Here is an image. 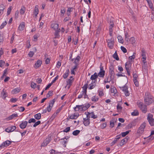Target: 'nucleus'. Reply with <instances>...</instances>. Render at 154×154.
Here are the masks:
<instances>
[{
  "mask_svg": "<svg viewBox=\"0 0 154 154\" xmlns=\"http://www.w3.org/2000/svg\"><path fill=\"white\" fill-rule=\"evenodd\" d=\"M28 124V122L26 121L23 122L20 125V127L22 129L25 128Z\"/></svg>",
  "mask_w": 154,
  "mask_h": 154,
  "instance_id": "obj_12",
  "label": "nucleus"
},
{
  "mask_svg": "<svg viewBox=\"0 0 154 154\" xmlns=\"http://www.w3.org/2000/svg\"><path fill=\"white\" fill-rule=\"evenodd\" d=\"M25 27V23L24 22H23L21 23L19 25V29L20 31H22L24 28Z\"/></svg>",
  "mask_w": 154,
  "mask_h": 154,
  "instance_id": "obj_25",
  "label": "nucleus"
},
{
  "mask_svg": "<svg viewBox=\"0 0 154 154\" xmlns=\"http://www.w3.org/2000/svg\"><path fill=\"white\" fill-rule=\"evenodd\" d=\"M79 114L77 112L71 115L69 118L71 119H76L79 116Z\"/></svg>",
  "mask_w": 154,
  "mask_h": 154,
  "instance_id": "obj_15",
  "label": "nucleus"
},
{
  "mask_svg": "<svg viewBox=\"0 0 154 154\" xmlns=\"http://www.w3.org/2000/svg\"><path fill=\"white\" fill-rule=\"evenodd\" d=\"M35 122L36 120L35 119L33 118H31L28 121V123H30L32 122L35 123Z\"/></svg>",
  "mask_w": 154,
  "mask_h": 154,
  "instance_id": "obj_56",
  "label": "nucleus"
},
{
  "mask_svg": "<svg viewBox=\"0 0 154 154\" xmlns=\"http://www.w3.org/2000/svg\"><path fill=\"white\" fill-rule=\"evenodd\" d=\"M109 72V76L112 77V79H114V78L115 73L113 69L112 68H110Z\"/></svg>",
  "mask_w": 154,
  "mask_h": 154,
  "instance_id": "obj_18",
  "label": "nucleus"
},
{
  "mask_svg": "<svg viewBox=\"0 0 154 154\" xmlns=\"http://www.w3.org/2000/svg\"><path fill=\"white\" fill-rule=\"evenodd\" d=\"M20 89L19 88H17L14 89L11 91L12 94H15L18 93L20 91Z\"/></svg>",
  "mask_w": 154,
  "mask_h": 154,
  "instance_id": "obj_26",
  "label": "nucleus"
},
{
  "mask_svg": "<svg viewBox=\"0 0 154 154\" xmlns=\"http://www.w3.org/2000/svg\"><path fill=\"white\" fill-rule=\"evenodd\" d=\"M105 74V71L100 72L97 75L99 76L100 77L103 78Z\"/></svg>",
  "mask_w": 154,
  "mask_h": 154,
  "instance_id": "obj_40",
  "label": "nucleus"
},
{
  "mask_svg": "<svg viewBox=\"0 0 154 154\" xmlns=\"http://www.w3.org/2000/svg\"><path fill=\"white\" fill-rule=\"evenodd\" d=\"M111 93H113L114 94H115L117 93V91L116 88L114 87L113 88H112L111 87Z\"/></svg>",
  "mask_w": 154,
  "mask_h": 154,
  "instance_id": "obj_52",
  "label": "nucleus"
},
{
  "mask_svg": "<svg viewBox=\"0 0 154 154\" xmlns=\"http://www.w3.org/2000/svg\"><path fill=\"white\" fill-rule=\"evenodd\" d=\"M90 116L92 118L95 119L97 117L95 115L94 112H92L91 113H89Z\"/></svg>",
  "mask_w": 154,
  "mask_h": 154,
  "instance_id": "obj_46",
  "label": "nucleus"
},
{
  "mask_svg": "<svg viewBox=\"0 0 154 154\" xmlns=\"http://www.w3.org/2000/svg\"><path fill=\"white\" fill-rule=\"evenodd\" d=\"M141 56L142 57L143 62H145V60L146 59V52L144 48H142L141 50Z\"/></svg>",
  "mask_w": 154,
  "mask_h": 154,
  "instance_id": "obj_9",
  "label": "nucleus"
},
{
  "mask_svg": "<svg viewBox=\"0 0 154 154\" xmlns=\"http://www.w3.org/2000/svg\"><path fill=\"white\" fill-rule=\"evenodd\" d=\"M83 123L85 126L89 125L90 123V120L88 118L86 120H84Z\"/></svg>",
  "mask_w": 154,
  "mask_h": 154,
  "instance_id": "obj_41",
  "label": "nucleus"
},
{
  "mask_svg": "<svg viewBox=\"0 0 154 154\" xmlns=\"http://www.w3.org/2000/svg\"><path fill=\"white\" fill-rule=\"evenodd\" d=\"M95 81H94L93 83H91L89 85L90 87L89 88L90 89H93L96 86Z\"/></svg>",
  "mask_w": 154,
  "mask_h": 154,
  "instance_id": "obj_42",
  "label": "nucleus"
},
{
  "mask_svg": "<svg viewBox=\"0 0 154 154\" xmlns=\"http://www.w3.org/2000/svg\"><path fill=\"white\" fill-rule=\"evenodd\" d=\"M42 63V61L40 60H38L35 64V67H36L37 68L41 66Z\"/></svg>",
  "mask_w": 154,
  "mask_h": 154,
  "instance_id": "obj_19",
  "label": "nucleus"
},
{
  "mask_svg": "<svg viewBox=\"0 0 154 154\" xmlns=\"http://www.w3.org/2000/svg\"><path fill=\"white\" fill-rule=\"evenodd\" d=\"M55 32L54 33L55 38H59L60 35H59V33L60 32V29L55 30Z\"/></svg>",
  "mask_w": 154,
  "mask_h": 154,
  "instance_id": "obj_28",
  "label": "nucleus"
},
{
  "mask_svg": "<svg viewBox=\"0 0 154 154\" xmlns=\"http://www.w3.org/2000/svg\"><path fill=\"white\" fill-rule=\"evenodd\" d=\"M98 96H94L92 97L91 100L93 102H96L98 100Z\"/></svg>",
  "mask_w": 154,
  "mask_h": 154,
  "instance_id": "obj_49",
  "label": "nucleus"
},
{
  "mask_svg": "<svg viewBox=\"0 0 154 154\" xmlns=\"http://www.w3.org/2000/svg\"><path fill=\"white\" fill-rule=\"evenodd\" d=\"M34 54V53L33 51H30L28 54V55L30 57H32Z\"/></svg>",
  "mask_w": 154,
  "mask_h": 154,
  "instance_id": "obj_62",
  "label": "nucleus"
},
{
  "mask_svg": "<svg viewBox=\"0 0 154 154\" xmlns=\"http://www.w3.org/2000/svg\"><path fill=\"white\" fill-rule=\"evenodd\" d=\"M59 25L57 23H53L51 25V27L54 30H56L58 29Z\"/></svg>",
  "mask_w": 154,
  "mask_h": 154,
  "instance_id": "obj_22",
  "label": "nucleus"
},
{
  "mask_svg": "<svg viewBox=\"0 0 154 154\" xmlns=\"http://www.w3.org/2000/svg\"><path fill=\"white\" fill-rule=\"evenodd\" d=\"M132 72H133V80H137L138 76L136 70L135 68L132 69Z\"/></svg>",
  "mask_w": 154,
  "mask_h": 154,
  "instance_id": "obj_11",
  "label": "nucleus"
},
{
  "mask_svg": "<svg viewBox=\"0 0 154 154\" xmlns=\"http://www.w3.org/2000/svg\"><path fill=\"white\" fill-rule=\"evenodd\" d=\"M143 64L142 65L143 69L144 70V71H146L147 69V66L146 64V61L145 60V62H143Z\"/></svg>",
  "mask_w": 154,
  "mask_h": 154,
  "instance_id": "obj_33",
  "label": "nucleus"
},
{
  "mask_svg": "<svg viewBox=\"0 0 154 154\" xmlns=\"http://www.w3.org/2000/svg\"><path fill=\"white\" fill-rule=\"evenodd\" d=\"M51 140L49 138H46L41 144V146H45L50 142Z\"/></svg>",
  "mask_w": 154,
  "mask_h": 154,
  "instance_id": "obj_13",
  "label": "nucleus"
},
{
  "mask_svg": "<svg viewBox=\"0 0 154 154\" xmlns=\"http://www.w3.org/2000/svg\"><path fill=\"white\" fill-rule=\"evenodd\" d=\"M129 138V137H128V136H127L125 138L122 140L120 142V145H123L125 142H126L127 141Z\"/></svg>",
  "mask_w": 154,
  "mask_h": 154,
  "instance_id": "obj_30",
  "label": "nucleus"
},
{
  "mask_svg": "<svg viewBox=\"0 0 154 154\" xmlns=\"http://www.w3.org/2000/svg\"><path fill=\"white\" fill-rule=\"evenodd\" d=\"M98 75H97V73L96 72H95L94 74L91 75V76L90 79L92 80H95L98 78Z\"/></svg>",
  "mask_w": 154,
  "mask_h": 154,
  "instance_id": "obj_24",
  "label": "nucleus"
},
{
  "mask_svg": "<svg viewBox=\"0 0 154 154\" xmlns=\"http://www.w3.org/2000/svg\"><path fill=\"white\" fill-rule=\"evenodd\" d=\"M82 105H76V106L74 108V110L75 111H79L80 109H81V110H82Z\"/></svg>",
  "mask_w": 154,
  "mask_h": 154,
  "instance_id": "obj_29",
  "label": "nucleus"
},
{
  "mask_svg": "<svg viewBox=\"0 0 154 154\" xmlns=\"http://www.w3.org/2000/svg\"><path fill=\"white\" fill-rule=\"evenodd\" d=\"M117 121V119H112V120L110 122V125L112 128L114 126V122H116Z\"/></svg>",
  "mask_w": 154,
  "mask_h": 154,
  "instance_id": "obj_20",
  "label": "nucleus"
},
{
  "mask_svg": "<svg viewBox=\"0 0 154 154\" xmlns=\"http://www.w3.org/2000/svg\"><path fill=\"white\" fill-rule=\"evenodd\" d=\"M131 61H129L125 63V67L126 70L127 74L129 76L131 75V70L132 71L131 69Z\"/></svg>",
  "mask_w": 154,
  "mask_h": 154,
  "instance_id": "obj_2",
  "label": "nucleus"
},
{
  "mask_svg": "<svg viewBox=\"0 0 154 154\" xmlns=\"http://www.w3.org/2000/svg\"><path fill=\"white\" fill-rule=\"evenodd\" d=\"M64 139H66V140H63L62 141V143L63 145V146L65 147H66V143H67V139L66 138V137H65L64 138H63V139L64 140Z\"/></svg>",
  "mask_w": 154,
  "mask_h": 154,
  "instance_id": "obj_47",
  "label": "nucleus"
},
{
  "mask_svg": "<svg viewBox=\"0 0 154 154\" xmlns=\"http://www.w3.org/2000/svg\"><path fill=\"white\" fill-rule=\"evenodd\" d=\"M146 126V123L145 122L143 123L137 130V134L139 135L142 134L144 132V129L145 128Z\"/></svg>",
  "mask_w": 154,
  "mask_h": 154,
  "instance_id": "obj_4",
  "label": "nucleus"
},
{
  "mask_svg": "<svg viewBox=\"0 0 154 154\" xmlns=\"http://www.w3.org/2000/svg\"><path fill=\"white\" fill-rule=\"evenodd\" d=\"M82 110H85L87 109L90 106V105L89 103H88L87 104H86L85 106L84 105H82Z\"/></svg>",
  "mask_w": 154,
  "mask_h": 154,
  "instance_id": "obj_31",
  "label": "nucleus"
},
{
  "mask_svg": "<svg viewBox=\"0 0 154 154\" xmlns=\"http://www.w3.org/2000/svg\"><path fill=\"white\" fill-rule=\"evenodd\" d=\"M130 131H127L125 132H122L121 133V135L122 137H124L129 133Z\"/></svg>",
  "mask_w": 154,
  "mask_h": 154,
  "instance_id": "obj_50",
  "label": "nucleus"
},
{
  "mask_svg": "<svg viewBox=\"0 0 154 154\" xmlns=\"http://www.w3.org/2000/svg\"><path fill=\"white\" fill-rule=\"evenodd\" d=\"M70 128V127H68L63 130V132H65L66 133L68 132L69 131Z\"/></svg>",
  "mask_w": 154,
  "mask_h": 154,
  "instance_id": "obj_63",
  "label": "nucleus"
},
{
  "mask_svg": "<svg viewBox=\"0 0 154 154\" xmlns=\"http://www.w3.org/2000/svg\"><path fill=\"white\" fill-rule=\"evenodd\" d=\"M69 73V69H68L66 71L65 73L63 75V78L64 79H66L68 76V75Z\"/></svg>",
  "mask_w": 154,
  "mask_h": 154,
  "instance_id": "obj_34",
  "label": "nucleus"
},
{
  "mask_svg": "<svg viewBox=\"0 0 154 154\" xmlns=\"http://www.w3.org/2000/svg\"><path fill=\"white\" fill-rule=\"evenodd\" d=\"M114 25V24L113 23H111L110 22V25L109 27V32L112 31Z\"/></svg>",
  "mask_w": 154,
  "mask_h": 154,
  "instance_id": "obj_44",
  "label": "nucleus"
},
{
  "mask_svg": "<svg viewBox=\"0 0 154 154\" xmlns=\"http://www.w3.org/2000/svg\"><path fill=\"white\" fill-rule=\"evenodd\" d=\"M121 135L119 134L116 136L114 140L112 141L115 143V144L117 142L118 140L121 138Z\"/></svg>",
  "mask_w": 154,
  "mask_h": 154,
  "instance_id": "obj_38",
  "label": "nucleus"
},
{
  "mask_svg": "<svg viewBox=\"0 0 154 154\" xmlns=\"http://www.w3.org/2000/svg\"><path fill=\"white\" fill-rule=\"evenodd\" d=\"M7 23L6 21H5L3 22L1 25L0 26V29H2L6 25Z\"/></svg>",
  "mask_w": 154,
  "mask_h": 154,
  "instance_id": "obj_54",
  "label": "nucleus"
},
{
  "mask_svg": "<svg viewBox=\"0 0 154 154\" xmlns=\"http://www.w3.org/2000/svg\"><path fill=\"white\" fill-rule=\"evenodd\" d=\"M17 116V114H12L10 116L8 117L7 118V119L8 120H11L14 118L15 117H16Z\"/></svg>",
  "mask_w": 154,
  "mask_h": 154,
  "instance_id": "obj_39",
  "label": "nucleus"
},
{
  "mask_svg": "<svg viewBox=\"0 0 154 154\" xmlns=\"http://www.w3.org/2000/svg\"><path fill=\"white\" fill-rule=\"evenodd\" d=\"M121 49L122 51L124 53H126L127 52V50L123 46H121Z\"/></svg>",
  "mask_w": 154,
  "mask_h": 154,
  "instance_id": "obj_59",
  "label": "nucleus"
},
{
  "mask_svg": "<svg viewBox=\"0 0 154 154\" xmlns=\"http://www.w3.org/2000/svg\"><path fill=\"white\" fill-rule=\"evenodd\" d=\"M5 8V6L2 5H0V15H1L3 13V11Z\"/></svg>",
  "mask_w": 154,
  "mask_h": 154,
  "instance_id": "obj_37",
  "label": "nucleus"
},
{
  "mask_svg": "<svg viewBox=\"0 0 154 154\" xmlns=\"http://www.w3.org/2000/svg\"><path fill=\"white\" fill-rule=\"evenodd\" d=\"M153 117L152 114L149 113L147 117V120L151 126H153L154 125V119L153 118Z\"/></svg>",
  "mask_w": 154,
  "mask_h": 154,
  "instance_id": "obj_6",
  "label": "nucleus"
},
{
  "mask_svg": "<svg viewBox=\"0 0 154 154\" xmlns=\"http://www.w3.org/2000/svg\"><path fill=\"white\" fill-rule=\"evenodd\" d=\"M114 43V39L112 38L107 40L108 45L110 49H112L113 47Z\"/></svg>",
  "mask_w": 154,
  "mask_h": 154,
  "instance_id": "obj_7",
  "label": "nucleus"
},
{
  "mask_svg": "<svg viewBox=\"0 0 154 154\" xmlns=\"http://www.w3.org/2000/svg\"><path fill=\"white\" fill-rule=\"evenodd\" d=\"M55 102V100L54 99L49 101V106L47 108V109L48 112L51 111Z\"/></svg>",
  "mask_w": 154,
  "mask_h": 154,
  "instance_id": "obj_8",
  "label": "nucleus"
},
{
  "mask_svg": "<svg viewBox=\"0 0 154 154\" xmlns=\"http://www.w3.org/2000/svg\"><path fill=\"white\" fill-rule=\"evenodd\" d=\"M88 84L87 83L85 84L82 87L83 88V91L82 92L83 93H86L87 92V90L88 88Z\"/></svg>",
  "mask_w": 154,
  "mask_h": 154,
  "instance_id": "obj_36",
  "label": "nucleus"
},
{
  "mask_svg": "<svg viewBox=\"0 0 154 154\" xmlns=\"http://www.w3.org/2000/svg\"><path fill=\"white\" fill-rule=\"evenodd\" d=\"M144 101L145 104L149 105L154 101V97L149 92H146L145 94Z\"/></svg>",
  "mask_w": 154,
  "mask_h": 154,
  "instance_id": "obj_1",
  "label": "nucleus"
},
{
  "mask_svg": "<svg viewBox=\"0 0 154 154\" xmlns=\"http://www.w3.org/2000/svg\"><path fill=\"white\" fill-rule=\"evenodd\" d=\"M112 57L117 60H119V58L116 51L114 54L113 55Z\"/></svg>",
  "mask_w": 154,
  "mask_h": 154,
  "instance_id": "obj_43",
  "label": "nucleus"
},
{
  "mask_svg": "<svg viewBox=\"0 0 154 154\" xmlns=\"http://www.w3.org/2000/svg\"><path fill=\"white\" fill-rule=\"evenodd\" d=\"M5 143L6 146H8L10 144H11V142L8 140H7L5 142H4Z\"/></svg>",
  "mask_w": 154,
  "mask_h": 154,
  "instance_id": "obj_55",
  "label": "nucleus"
},
{
  "mask_svg": "<svg viewBox=\"0 0 154 154\" xmlns=\"http://www.w3.org/2000/svg\"><path fill=\"white\" fill-rule=\"evenodd\" d=\"M135 55L136 53L134 52V53L133 55L132 56H130L129 57V59L131 60L132 59H134L135 58Z\"/></svg>",
  "mask_w": 154,
  "mask_h": 154,
  "instance_id": "obj_57",
  "label": "nucleus"
},
{
  "mask_svg": "<svg viewBox=\"0 0 154 154\" xmlns=\"http://www.w3.org/2000/svg\"><path fill=\"white\" fill-rule=\"evenodd\" d=\"M81 59V57L79 56H78L75 58L74 59V63L75 64V65H79V61Z\"/></svg>",
  "mask_w": 154,
  "mask_h": 154,
  "instance_id": "obj_21",
  "label": "nucleus"
},
{
  "mask_svg": "<svg viewBox=\"0 0 154 154\" xmlns=\"http://www.w3.org/2000/svg\"><path fill=\"white\" fill-rule=\"evenodd\" d=\"M80 132V131L79 130H76L73 131L72 132V134L74 136L77 135Z\"/></svg>",
  "mask_w": 154,
  "mask_h": 154,
  "instance_id": "obj_53",
  "label": "nucleus"
},
{
  "mask_svg": "<svg viewBox=\"0 0 154 154\" xmlns=\"http://www.w3.org/2000/svg\"><path fill=\"white\" fill-rule=\"evenodd\" d=\"M130 42H131V43H134L135 42V38L133 37H131V38H130Z\"/></svg>",
  "mask_w": 154,
  "mask_h": 154,
  "instance_id": "obj_64",
  "label": "nucleus"
},
{
  "mask_svg": "<svg viewBox=\"0 0 154 154\" xmlns=\"http://www.w3.org/2000/svg\"><path fill=\"white\" fill-rule=\"evenodd\" d=\"M137 104L143 112L145 113L147 112V108L146 105H144L142 102H137Z\"/></svg>",
  "mask_w": 154,
  "mask_h": 154,
  "instance_id": "obj_3",
  "label": "nucleus"
},
{
  "mask_svg": "<svg viewBox=\"0 0 154 154\" xmlns=\"http://www.w3.org/2000/svg\"><path fill=\"white\" fill-rule=\"evenodd\" d=\"M113 79H112V77H110V76L109 77L108 76L105 79L104 82L105 83L109 82L110 81Z\"/></svg>",
  "mask_w": 154,
  "mask_h": 154,
  "instance_id": "obj_27",
  "label": "nucleus"
},
{
  "mask_svg": "<svg viewBox=\"0 0 154 154\" xmlns=\"http://www.w3.org/2000/svg\"><path fill=\"white\" fill-rule=\"evenodd\" d=\"M139 115V112L137 110H135L131 113V115L133 116H137Z\"/></svg>",
  "mask_w": 154,
  "mask_h": 154,
  "instance_id": "obj_51",
  "label": "nucleus"
},
{
  "mask_svg": "<svg viewBox=\"0 0 154 154\" xmlns=\"http://www.w3.org/2000/svg\"><path fill=\"white\" fill-rule=\"evenodd\" d=\"M119 88L120 90L124 93L126 96H128L130 95V93L128 90V88L126 85H125L123 87H119Z\"/></svg>",
  "mask_w": 154,
  "mask_h": 154,
  "instance_id": "obj_5",
  "label": "nucleus"
},
{
  "mask_svg": "<svg viewBox=\"0 0 154 154\" xmlns=\"http://www.w3.org/2000/svg\"><path fill=\"white\" fill-rule=\"evenodd\" d=\"M117 38L119 42L121 43H123L124 40L122 36L119 35L118 36Z\"/></svg>",
  "mask_w": 154,
  "mask_h": 154,
  "instance_id": "obj_45",
  "label": "nucleus"
},
{
  "mask_svg": "<svg viewBox=\"0 0 154 154\" xmlns=\"http://www.w3.org/2000/svg\"><path fill=\"white\" fill-rule=\"evenodd\" d=\"M130 36L128 34L127 32L125 33V40L126 43H128L130 42V40L129 38Z\"/></svg>",
  "mask_w": 154,
  "mask_h": 154,
  "instance_id": "obj_16",
  "label": "nucleus"
},
{
  "mask_svg": "<svg viewBox=\"0 0 154 154\" xmlns=\"http://www.w3.org/2000/svg\"><path fill=\"white\" fill-rule=\"evenodd\" d=\"M73 79H69L66 81L67 83V85L68 86V88H70V86L72 85Z\"/></svg>",
  "mask_w": 154,
  "mask_h": 154,
  "instance_id": "obj_23",
  "label": "nucleus"
},
{
  "mask_svg": "<svg viewBox=\"0 0 154 154\" xmlns=\"http://www.w3.org/2000/svg\"><path fill=\"white\" fill-rule=\"evenodd\" d=\"M26 8L24 7H22L20 9V13L21 14H23L25 11Z\"/></svg>",
  "mask_w": 154,
  "mask_h": 154,
  "instance_id": "obj_48",
  "label": "nucleus"
},
{
  "mask_svg": "<svg viewBox=\"0 0 154 154\" xmlns=\"http://www.w3.org/2000/svg\"><path fill=\"white\" fill-rule=\"evenodd\" d=\"M34 117L35 119L39 120L41 118V115L40 113H38L34 115Z\"/></svg>",
  "mask_w": 154,
  "mask_h": 154,
  "instance_id": "obj_32",
  "label": "nucleus"
},
{
  "mask_svg": "<svg viewBox=\"0 0 154 154\" xmlns=\"http://www.w3.org/2000/svg\"><path fill=\"white\" fill-rule=\"evenodd\" d=\"M53 91H50L48 92V93L47 94V97H48L50 96H52L53 94Z\"/></svg>",
  "mask_w": 154,
  "mask_h": 154,
  "instance_id": "obj_61",
  "label": "nucleus"
},
{
  "mask_svg": "<svg viewBox=\"0 0 154 154\" xmlns=\"http://www.w3.org/2000/svg\"><path fill=\"white\" fill-rule=\"evenodd\" d=\"M38 5H36L35 6L34 12L33 14L35 15V17H37V15L38 14L39 10L38 9Z\"/></svg>",
  "mask_w": 154,
  "mask_h": 154,
  "instance_id": "obj_17",
  "label": "nucleus"
},
{
  "mask_svg": "<svg viewBox=\"0 0 154 154\" xmlns=\"http://www.w3.org/2000/svg\"><path fill=\"white\" fill-rule=\"evenodd\" d=\"M1 97L4 99H5V98L8 96V94L6 92V91L5 90V89H4L2 92H1Z\"/></svg>",
  "mask_w": 154,
  "mask_h": 154,
  "instance_id": "obj_14",
  "label": "nucleus"
},
{
  "mask_svg": "<svg viewBox=\"0 0 154 154\" xmlns=\"http://www.w3.org/2000/svg\"><path fill=\"white\" fill-rule=\"evenodd\" d=\"M131 123L133 127L135 126L137 124V120H134L133 121H132Z\"/></svg>",
  "mask_w": 154,
  "mask_h": 154,
  "instance_id": "obj_60",
  "label": "nucleus"
},
{
  "mask_svg": "<svg viewBox=\"0 0 154 154\" xmlns=\"http://www.w3.org/2000/svg\"><path fill=\"white\" fill-rule=\"evenodd\" d=\"M16 128V127L15 126H12L6 128L5 131L8 133L14 131Z\"/></svg>",
  "mask_w": 154,
  "mask_h": 154,
  "instance_id": "obj_10",
  "label": "nucleus"
},
{
  "mask_svg": "<svg viewBox=\"0 0 154 154\" xmlns=\"http://www.w3.org/2000/svg\"><path fill=\"white\" fill-rule=\"evenodd\" d=\"M147 2L148 3L149 7L151 9L152 11H153L154 8L153 7V4L151 1L150 0L149 1H148Z\"/></svg>",
  "mask_w": 154,
  "mask_h": 154,
  "instance_id": "obj_35",
  "label": "nucleus"
},
{
  "mask_svg": "<svg viewBox=\"0 0 154 154\" xmlns=\"http://www.w3.org/2000/svg\"><path fill=\"white\" fill-rule=\"evenodd\" d=\"M11 6L9 7L8 9V11L7 12V15H9L11 12Z\"/></svg>",
  "mask_w": 154,
  "mask_h": 154,
  "instance_id": "obj_58",
  "label": "nucleus"
}]
</instances>
